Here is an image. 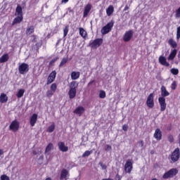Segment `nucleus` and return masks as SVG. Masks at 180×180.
I'll return each instance as SVG.
<instances>
[{
    "label": "nucleus",
    "mask_w": 180,
    "mask_h": 180,
    "mask_svg": "<svg viewBox=\"0 0 180 180\" xmlns=\"http://www.w3.org/2000/svg\"><path fill=\"white\" fill-rule=\"evenodd\" d=\"M15 15L17 16L23 17V9L22 8V6H18L15 9Z\"/></svg>",
    "instance_id": "nucleus-21"
},
{
    "label": "nucleus",
    "mask_w": 180,
    "mask_h": 180,
    "mask_svg": "<svg viewBox=\"0 0 180 180\" xmlns=\"http://www.w3.org/2000/svg\"><path fill=\"white\" fill-rule=\"evenodd\" d=\"M23 95H25V89H20L18 90L16 96L17 98H20L22 96H23Z\"/></svg>",
    "instance_id": "nucleus-30"
},
{
    "label": "nucleus",
    "mask_w": 180,
    "mask_h": 180,
    "mask_svg": "<svg viewBox=\"0 0 180 180\" xmlns=\"http://www.w3.org/2000/svg\"><path fill=\"white\" fill-rule=\"evenodd\" d=\"M99 98H101V99H105L106 98V93L105 91H100Z\"/></svg>",
    "instance_id": "nucleus-35"
},
{
    "label": "nucleus",
    "mask_w": 180,
    "mask_h": 180,
    "mask_svg": "<svg viewBox=\"0 0 180 180\" xmlns=\"http://www.w3.org/2000/svg\"><path fill=\"white\" fill-rule=\"evenodd\" d=\"M85 112V108L82 106H78L75 108L74 113L77 116H81Z\"/></svg>",
    "instance_id": "nucleus-14"
},
{
    "label": "nucleus",
    "mask_w": 180,
    "mask_h": 180,
    "mask_svg": "<svg viewBox=\"0 0 180 180\" xmlns=\"http://www.w3.org/2000/svg\"><path fill=\"white\" fill-rule=\"evenodd\" d=\"M55 61H57V59H53L51 60L50 64H53Z\"/></svg>",
    "instance_id": "nucleus-50"
},
{
    "label": "nucleus",
    "mask_w": 180,
    "mask_h": 180,
    "mask_svg": "<svg viewBox=\"0 0 180 180\" xmlns=\"http://www.w3.org/2000/svg\"><path fill=\"white\" fill-rule=\"evenodd\" d=\"M146 105L150 109H153V108H154V94L151 93L148 95L146 101Z\"/></svg>",
    "instance_id": "nucleus-7"
},
{
    "label": "nucleus",
    "mask_w": 180,
    "mask_h": 180,
    "mask_svg": "<svg viewBox=\"0 0 180 180\" xmlns=\"http://www.w3.org/2000/svg\"><path fill=\"white\" fill-rule=\"evenodd\" d=\"M58 148L60 151H63V153H67L68 151V147L65 146V143L64 142H59L58 143Z\"/></svg>",
    "instance_id": "nucleus-19"
},
{
    "label": "nucleus",
    "mask_w": 180,
    "mask_h": 180,
    "mask_svg": "<svg viewBox=\"0 0 180 180\" xmlns=\"http://www.w3.org/2000/svg\"><path fill=\"white\" fill-rule=\"evenodd\" d=\"M178 58H180V51L178 53Z\"/></svg>",
    "instance_id": "nucleus-54"
},
{
    "label": "nucleus",
    "mask_w": 180,
    "mask_h": 180,
    "mask_svg": "<svg viewBox=\"0 0 180 180\" xmlns=\"http://www.w3.org/2000/svg\"><path fill=\"white\" fill-rule=\"evenodd\" d=\"M124 171L127 174H131V171H133V160H127L124 165Z\"/></svg>",
    "instance_id": "nucleus-2"
},
{
    "label": "nucleus",
    "mask_w": 180,
    "mask_h": 180,
    "mask_svg": "<svg viewBox=\"0 0 180 180\" xmlns=\"http://www.w3.org/2000/svg\"><path fill=\"white\" fill-rule=\"evenodd\" d=\"M160 91H161L162 98H165L167 96H169V92H168V91H167V88H165V86H162Z\"/></svg>",
    "instance_id": "nucleus-20"
},
{
    "label": "nucleus",
    "mask_w": 180,
    "mask_h": 180,
    "mask_svg": "<svg viewBox=\"0 0 180 180\" xmlns=\"http://www.w3.org/2000/svg\"><path fill=\"white\" fill-rule=\"evenodd\" d=\"M159 63L165 67H169V63L167 62V58L162 56L159 57Z\"/></svg>",
    "instance_id": "nucleus-16"
},
{
    "label": "nucleus",
    "mask_w": 180,
    "mask_h": 180,
    "mask_svg": "<svg viewBox=\"0 0 180 180\" xmlns=\"http://www.w3.org/2000/svg\"><path fill=\"white\" fill-rule=\"evenodd\" d=\"M168 140L170 143H172L174 141V136H172V135H169L168 136Z\"/></svg>",
    "instance_id": "nucleus-45"
},
{
    "label": "nucleus",
    "mask_w": 180,
    "mask_h": 180,
    "mask_svg": "<svg viewBox=\"0 0 180 180\" xmlns=\"http://www.w3.org/2000/svg\"><path fill=\"white\" fill-rule=\"evenodd\" d=\"M81 75V73L79 72H72L71 73V79H73L74 81L78 79Z\"/></svg>",
    "instance_id": "nucleus-23"
},
{
    "label": "nucleus",
    "mask_w": 180,
    "mask_h": 180,
    "mask_svg": "<svg viewBox=\"0 0 180 180\" xmlns=\"http://www.w3.org/2000/svg\"><path fill=\"white\" fill-rule=\"evenodd\" d=\"M54 95V91H52V90H49L46 91V96L48 98H51Z\"/></svg>",
    "instance_id": "nucleus-38"
},
{
    "label": "nucleus",
    "mask_w": 180,
    "mask_h": 180,
    "mask_svg": "<svg viewBox=\"0 0 180 180\" xmlns=\"http://www.w3.org/2000/svg\"><path fill=\"white\" fill-rule=\"evenodd\" d=\"M102 43H103V39H96L90 44V47L91 49H98V47H99Z\"/></svg>",
    "instance_id": "nucleus-8"
},
{
    "label": "nucleus",
    "mask_w": 180,
    "mask_h": 180,
    "mask_svg": "<svg viewBox=\"0 0 180 180\" xmlns=\"http://www.w3.org/2000/svg\"><path fill=\"white\" fill-rule=\"evenodd\" d=\"M154 138L160 141L162 139V132L160 129H156L154 134Z\"/></svg>",
    "instance_id": "nucleus-15"
},
{
    "label": "nucleus",
    "mask_w": 180,
    "mask_h": 180,
    "mask_svg": "<svg viewBox=\"0 0 180 180\" xmlns=\"http://www.w3.org/2000/svg\"><path fill=\"white\" fill-rule=\"evenodd\" d=\"M102 180H113L112 179L108 178V179H103Z\"/></svg>",
    "instance_id": "nucleus-53"
},
{
    "label": "nucleus",
    "mask_w": 180,
    "mask_h": 180,
    "mask_svg": "<svg viewBox=\"0 0 180 180\" xmlns=\"http://www.w3.org/2000/svg\"><path fill=\"white\" fill-rule=\"evenodd\" d=\"M51 150H53V143H49L46 148L45 154H49Z\"/></svg>",
    "instance_id": "nucleus-32"
},
{
    "label": "nucleus",
    "mask_w": 180,
    "mask_h": 180,
    "mask_svg": "<svg viewBox=\"0 0 180 180\" xmlns=\"http://www.w3.org/2000/svg\"><path fill=\"white\" fill-rule=\"evenodd\" d=\"M180 157V150L179 148H176L171 155V160L173 161V162H176L179 160Z\"/></svg>",
    "instance_id": "nucleus-4"
},
{
    "label": "nucleus",
    "mask_w": 180,
    "mask_h": 180,
    "mask_svg": "<svg viewBox=\"0 0 180 180\" xmlns=\"http://www.w3.org/2000/svg\"><path fill=\"white\" fill-rule=\"evenodd\" d=\"M57 89V84H56L55 83L52 84L51 86V91H52L53 92H56Z\"/></svg>",
    "instance_id": "nucleus-39"
},
{
    "label": "nucleus",
    "mask_w": 180,
    "mask_h": 180,
    "mask_svg": "<svg viewBox=\"0 0 180 180\" xmlns=\"http://www.w3.org/2000/svg\"><path fill=\"white\" fill-rule=\"evenodd\" d=\"M176 53H177V51L176 49H174L171 51L169 57L167 58V60L169 61H171L172 60H174V58H175L176 56Z\"/></svg>",
    "instance_id": "nucleus-24"
},
{
    "label": "nucleus",
    "mask_w": 180,
    "mask_h": 180,
    "mask_svg": "<svg viewBox=\"0 0 180 180\" xmlns=\"http://www.w3.org/2000/svg\"><path fill=\"white\" fill-rule=\"evenodd\" d=\"M69 0H62L61 2L62 4H67V2H68Z\"/></svg>",
    "instance_id": "nucleus-48"
},
{
    "label": "nucleus",
    "mask_w": 180,
    "mask_h": 180,
    "mask_svg": "<svg viewBox=\"0 0 180 180\" xmlns=\"http://www.w3.org/2000/svg\"><path fill=\"white\" fill-rule=\"evenodd\" d=\"M169 44L173 48L176 49V42L174 41V39H169Z\"/></svg>",
    "instance_id": "nucleus-34"
},
{
    "label": "nucleus",
    "mask_w": 180,
    "mask_h": 180,
    "mask_svg": "<svg viewBox=\"0 0 180 180\" xmlns=\"http://www.w3.org/2000/svg\"><path fill=\"white\" fill-rule=\"evenodd\" d=\"M19 122L14 120L11 122V124L9 126V129L10 130H11V131H18L19 130Z\"/></svg>",
    "instance_id": "nucleus-12"
},
{
    "label": "nucleus",
    "mask_w": 180,
    "mask_h": 180,
    "mask_svg": "<svg viewBox=\"0 0 180 180\" xmlns=\"http://www.w3.org/2000/svg\"><path fill=\"white\" fill-rule=\"evenodd\" d=\"M67 34H68V27L66 26L63 30L64 37H65V36H67Z\"/></svg>",
    "instance_id": "nucleus-42"
},
{
    "label": "nucleus",
    "mask_w": 180,
    "mask_h": 180,
    "mask_svg": "<svg viewBox=\"0 0 180 180\" xmlns=\"http://www.w3.org/2000/svg\"><path fill=\"white\" fill-rule=\"evenodd\" d=\"M124 11H129V6H125Z\"/></svg>",
    "instance_id": "nucleus-49"
},
{
    "label": "nucleus",
    "mask_w": 180,
    "mask_h": 180,
    "mask_svg": "<svg viewBox=\"0 0 180 180\" xmlns=\"http://www.w3.org/2000/svg\"><path fill=\"white\" fill-rule=\"evenodd\" d=\"M8 102V96L6 94L2 93L0 95V103H6Z\"/></svg>",
    "instance_id": "nucleus-22"
},
{
    "label": "nucleus",
    "mask_w": 180,
    "mask_h": 180,
    "mask_svg": "<svg viewBox=\"0 0 180 180\" xmlns=\"http://www.w3.org/2000/svg\"><path fill=\"white\" fill-rule=\"evenodd\" d=\"M112 27H113V22H108L105 26H104L101 29L102 34H108L110 30H112Z\"/></svg>",
    "instance_id": "nucleus-6"
},
{
    "label": "nucleus",
    "mask_w": 180,
    "mask_h": 180,
    "mask_svg": "<svg viewBox=\"0 0 180 180\" xmlns=\"http://www.w3.org/2000/svg\"><path fill=\"white\" fill-rule=\"evenodd\" d=\"M79 30L80 36L85 39V37H86V31H85V30H84L82 27L79 28Z\"/></svg>",
    "instance_id": "nucleus-29"
},
{
    "label": "nucleus",
    "mask_w": 180,
    "mask_h": 180,
    "mask_svg": "<svg viewBox=\"0 0 180 180\" xmlns=\"http://www.w3.org/2000/svg\"><path fill=\"white\" fill-rule=\"evenodd\" d=\"M77 82H72L70 83V89L68 92L70 99H74L75 96H77Z\"/></svg>",
    "instance_id": "nucleus-1"
},
{
    "label": "nucleus",
    "mask_w": 180,
    "mask_h": 180,
    "mask_svg": "<svg viewBox=\"0 0 180 180\" xmlns=\"http://www.w3.org/2000/svg\"><path fill=\"white\" fill-rule=\"evenodd\" d=\"M134 32H133V30H129L127 31L123 37V40L124 41H130V40H131V37H133V34H134Z\"/></svg>",
    "instance_id": "nucleus-11"
},
{
    "label": "nucleus",
    "mask_w": 180,
    "mask_h": 180,
    "mask_svg": "<svg viewBox=\"0 0 180 180\" xmlns=\"http://www.w3.org/2000/svg\"><path fill=\"white\" fill-rule=\"evenodd\" d=\"M37 122V114H33L30 118V123L32 127H34V124H36Z\"/></svg>",
    "instance_id": "nucleus-18"
},
{
    "label": "nucleus",
    "mask_w": 180,
    "mask_h": 180,
    "mask_svg": "<svg viewBox=\"0 0 180 180\" xmlns=\"http://www.w3.org/2000/svg\"><path fill=\"white\" fill-rule=\"evenodd\" d=\"M4 154V150L2 149H0V155H2Z\"/></svg>",
    "instance_id": "nucleus-52"
},
{
    "label": "nucleus",
    "mask_w": 180,
    "mask_h": 180,
    "mask_svg": "<svg viewBox=\"0 0 180 180\" xmlns=\"http://www.w3.org/2000/svg\"><path fill=\"white\" fill-rule=\"evenodd\" d=\"M55 129H56V124H54V122H53L51 125L48 127L47 131L48 133H53Z\"/></svg>",
    "instance_id": "nucleus-31"
},
{
    "label": "nucleus",
    "mask_w": 180,
    "mask_h": 180,
    "mask_svg": "<svg viewBox=\"0 0 180 180\" xmlns=\"http://www.w3.org/2000/svg\"><path fill=\"white\" fill-rule=\"evenodd\" d=\"M104 150L105 151H112V146L110 145H105Z\"/></svg>",
    "instance_id": "nucleus-40"
},
{
    "label": "nucleus",
    "mask_w": 180,
    "mask_h": 180,
    "mask_svg": "<svg viewBox=\"0 0 180 180\" xmlns=\"http://www.w3.org/2000/svg\"><path fill=\"white\" fill-rule=\"evenodd\" d=\"M18 71L20 72V74L21 75H25L27 72H29V65H27V63H22L21 65H19L18 67Z\"/></svg>",
    "instance_id": "nucleus-3"
},
{
    "label": "nucleus",
    "mask_w": 180,
    "mask_h": 180,
    "mask_svg": "<svg viewBox=\"0 0 180 180\" xmlns=\"http://www.w3.org/2000/svg\"><path fill=\"white\" fill-rule=\"evenodd\" d=\"M56 77H57V72L56 70L52 71L48 78H47V85H50L52 82H54V80L56 79Z\"/></svg>",
    "instance_id": "nucleus-9"
},
{
    "label": "nucleus",
    "mask_w": 180,
    "mask_h": 180,
    "mask_svg": "<svg viewBox=\"0 0 180 180\" xmlns=\"http://www.w3.org/2000/svg\"><path fill=\"white\" fill-rule=\"evenodd\" d=\"M98 164L100 167H101L102 169H106V168H108V166H106V165L103 164L101 162H100Z\"/></svg>",
    "instance_id": "nucleus-44"
},
{
    "label": "nucleus",
    "mask_w": 180,
    "mask_h": 180,
    "mask_svg": "<svg viewBox=\"0 0 180 180\" xmlns=\"http://www.w3.org/2000/svg\"><path fill=\"white\" fill-rule=\"evenodd\" d=\"M91 154H92V151L86 150L83 153L82 157H83V158H84L85 157H89V155H91Z\"/></svg>",
    "instance_id": "nucleus-37"
},
{
    "label": "nucleus",
    "mask_w": 180,
    "mask_h": 180,
    "mask_svg": "<svg viewBox=\"0 0 180 180\" xmlns=\"http://www.w3.org/2000/svg\"><path fill=\"white\" fill-rule=\"evenodd\" d=\"M152 180H158V179H153Z\"/></svg>",
    "instance_id": "nucleus-55"
},
{
    "label": "nucleus",
    "mask_w": 180,
    "mask_h": 180,
    "mask_svg": "<svg viewBox=\"0 0 180 180\" xmlns=\"http://www.w3.org/2000/svg\"><path fill=\"white\" fill-rule=\"evenodd\" d=\"M68 62V58H63L59 65V67H64V65H65V64H67V63Z\"/></svg>",
    "instance_id": "nucleus-33"
},
{
    "label": "nucleus",
    "mask_w": 180,
    "mask_h": 180,
    "mask_svg": "<svg viewBox=\"0 0 180 180\" xmlns=\"http://www.w3.org/2000/svg\"><path fill=\"white\" fill-rule=\"evenodd\" d=\"M22 20H23V17H20L18 15L15 18H14L12 22V26H14V25H18V23H20Z\"/></svg>",
    "instance_id": "nucleus-25"
},
{
    "label": "nucleus",
    "mask_w": 180,
    "mask_h": 180,
    "mask_svg": "<svg viewBox=\"0 0 180 180\" xmlns=\"http://www.w3.org/2000/svg\"><path fill=\"white\" fill-rule=\"evenodd\" d=\"M9 60V54L5 53L0 58V63H6Z\"/></svg>",
    "instance_id": "nucleus-26"
},
{
    "label": "nucleus",
    "mask_w": 180,
    "mask_h": 180,
    "mask_svg": "<svg viewBox=\"0 0 180 180\" xmlns=\"http://www.w3.org/2000/svg\"><path fill=\"white\" fill-rule=\"evenodd\" d=\"M170 72L173 75H178V74H179V70L176 68L171 69Z\"/></svg>",
    "instance_id": "nucleus-36"
},
{
    "label": "nucleus",
    "mask_w": 180,
    "mask_h": 180,
    "mask_svg": "<svg viewBox=\"0 0 180 180\" xmlns=\"http://www.w3.org/2000/svg\"><path fill=\"white\" fill-rule=\"evenodd\" d=\"M115 178L117 180H122V176L119 175V174H116Z\"/></svg>",
    "instance_id": "nucleus-47"
},
{
    "label": "nucleus",
    "mask_w": 180,
    "mask_h": 180,
    "mask_svg": "<svg viewBox=\"0 0 180 180\" xmlns=\"http://www.w3.org/2000/svg\"><path fill=\"white\" fill-rule=\"evenodd\" d=\"M94 82H95V80L91 81V82L88 84V85H89H89H92V84H94Z\"/></svg>",
    "instance_id": "nucleus-51"
},
{
    "label": "nucleus",
    "mask_w": 180,
    "mask_h": 180,
    "mask_svg": "<svg viewBox=\"0 0 180 180\" xmlns=\"http://www.w3.org/2000/svg\"><path fill=\"white\" fill-rule=\"evenodd\" d=\"M171 89L173 90L176 89V82L174 81L171 84Z\"/></svg>",
    "instance_id": "nucleus-43"
},
{
    "label": "nucleus",
    "mask_w": 180,
    "mask_h": 180,
    "mask_svg": "<svg viewBox=\"0 0 180 180\" xmlns=\"http://www.w3.org/2000/svg\"><path fill=\"white\" fill-rule=\"evenodd\" d=\"M113 12H115V8H113V6H108L106 9L107 16H110Z\"/></svg>",
    "instance_id": "nucleus-27"
},
{
    "label": "nucleus",
    "mask_w": 180,
    "mask_h": 180,
    "mask_svg": "<svg viewBox=\"0 0 180 180\" xmlns=\"http://www.w3.org/2000/svg\"><path fill=\"white\" fill-rule=\"evenodd\" d=\"M128 126H127V124H124L123 126H122V130H124V131H127V129H128Z\"/></svg>",
    "instance_id": "nucleus-46"
},
{
    "label": "nucleus",
    "mask_w": 180,
    "mask_h": 180,
    "mask_svg": "<svg viewBox=\"0 0 180 180\" xmlns=\"http://www.w3.org/2000/svg\"><path fill=\"white\" fill-rule=\"evenodd\" d=\"M158 102L160 105V111L164 112L167 109V103L165 102V98L159 97Z\"/></svg>",
    "instance_id": "nucleus-10"
},
{
    "label": "nucleus",
    "mask_w": 180,
    "mask_h": 180,
    "mask_svg": "<svg viewBox=\"0 0 180 180\" xmlns=\"http://www.w3.org/2000/svg\"><path fill=\"white\" fill-rule=\"evenodd\" d=\"M178 174V169H172L169 170L167 172L165 173L163 175L164 179H167V178H172L174 175Z\"/></svg>",
    "instance_id": "nucleus-5"
},
{
    "label": "nucleus",
    "mask_w": 180,
    "mask_h": 180,
    "mask_svg": "<svg viewBox=\"0 0 180 180\" xmlns=\"http://www.w3.org/2000/svg\"><path fill=\"white\" fill-rule=\"evenodd\" d=\"M26 34H27L28 36L34 33V27L33 26H30L27 28L26 32H25Z\"/></svg>",
    "instance_id": "nucleus-28"
},
{
    "label": "nucleus",
    "mask_w": 180,
    "mask_h": 180,
    "mask_svg": "<svg viewBox=\"0 0 180 180\" xmlns=\"http://www.w3.org/2000/svg\"><path fill=\"white\" fill-rule=\"evenodd\" d=\"M68 176H70V174L68 170L65 169H63L60 173V180H67L68 179Z\"/></svg>",
    "instance_id": "nucleus-17"
},
{
    "label": "nucleus",
    "mask_w": 180,
    "mask_h": 180,
    "mask_svg": "<svg viewBox=\"0 0 180 180\" xmlns=\"http://www.w3.org/2000/svg\"><path fill=\"white\" fill-rule=\"evenodd\" d=\"M92 9V4H87L84 7V11L83 13L84 18H86L88 16L89 12H91V10Z\"/></svg>",
    "instance_id": "nucleus-13"
},
{
    "label": "nucleus",
    "mask_w": 180,
    "mask_h": 180,
    "mask_svg": "<svg viewBox=\"0 0 180 180\" xmlns=\"http://www.w3.org/2000/svg\"><path fill=\"white\" fill-rule=\"evenodd\" d=\"M1 180H11V179L6 174H3L1 176Z\"/></svg>",
    "instance_id": "nucleus-41"
}]
</instances>
